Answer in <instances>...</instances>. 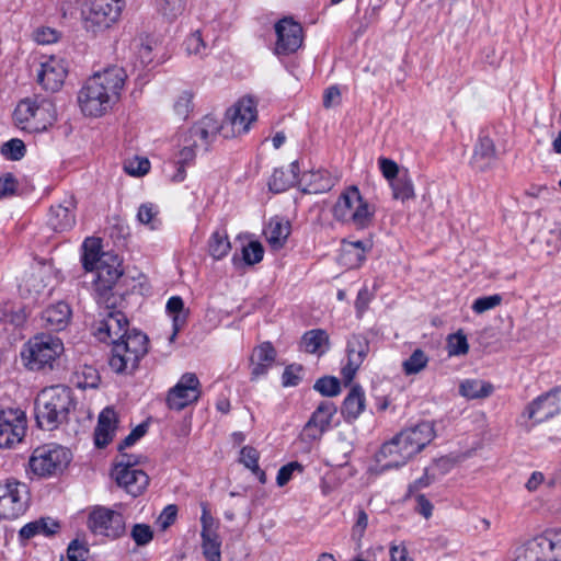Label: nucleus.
<instances>
[{"instance_id":"obj_1","label":"nucleus","mask_w":561,"mask_h":561,"mask_svg":"<svg viewBox=\"0 0 561 561\" xmlns=\"http://www.w3.org/2000/svg\"><path fill=\"white\" fill-rule=\"evenodd\" d=\"M127 78L123 67L111 66L90 77L78 93V103L87 116L98 117L118 101Z\"/></svg>"},{"instance_id":"obj_2","label":"nucleus","mask_w":561,"mask_h":561,"mask_svg":"<svg viewBox=\"0 0 561 561\" xmlns=\"http://www.w3.org/2000/svg\"><path fill=\"white\" fill-rule=\"evenodd\" d=\"M76 403L72 391L66 386H51L43 389L35 399V419L37 425L53 431L66 423Z\"/></svg>"},{"instance_id":"obj_3","label":"nucleus","mask_w":561,"mask_h":561,"mask_svg":"<svg viewBox=\"0 0 561 561\" xmlns=\"http://www.w3.org/2000/svg\"><path fill=\"white\" fill-rule=\"evenodd\" d=\"M148 352V337L138 330H128L124 337L113 340L111 368L117 374H131Z\"/></svg>"},{"instance_id":"obj_4","label":"nucleus","mask_w":561,"mask_h":561,"mask_svg":"<svg viewBox=\"0 0 561 561\" xmlns=\"http://www.w3.org/2000/svg\"><path fill=\"white\" fill-rule=\"evenodd\" d=\"M62 351L64 344L59 337L41 333L24 345L21 356L31 370L51 369Z\"/></svg>"},{"instance_id":"obj_5","label":"nucleus","mask_w":561,"mask_h":561,"mask_svg":"<svg viewBox=\"0 0 561 561\" xmlns=\"http://www.w3.org/2000/svg\"><path fill=\"white\" fill-rule=\"evenodd\" d=\"M512 561H561V531L528 540L515 549Z\"/></svg>"},{"instance_id":"obj_6","label":"nucleus","mask_w":561,"mask_h":561,"mask_svg":"<svg viewBox=\"0 0 561 561\" xmlns=\"http://www.w3.org/2000/svg\"><path fill=\"white\" fill-rule=\"evenodd\" d=\"M333 216L342 222H351L357 228H365L373 218L368 204L363 199L356 186L343 192L333 207Z\"/></svg>"},{"instance_id":"obj_7","label":"nucleus","mask_w":561,"mask_h":561,"mask_svg":"<svg viewBox=\"0 0 561 561\" xmlns=\"http://www.w3.org/2000/svg\"><path fill=\"white\" fill-rule=\"evenodd\" d=\"M71 460L69 449L59 445H44L34 449L28 465L38 477H50L61 473Z\"/></svg>"},{"instance_id":"obj_8","label":"nucleus","mask_w":561,"mask_h":561,"mask_svg":"<svg viewBox=\"0 0 561 561\" xmlns=\"http://www.w3.org/2000/svg\"><path fill=\"white\" fill-rule=\"evenodd\" d=\"M87 527L95 536L115 540L126 534V519L118 510L96 505L89 512Z\"/></svg>"},{"instance_id":"obj_9","label":"nucleus","mask_w":561,"mask_h":561,"mask_svg":"<svg viewBox=\"0 0 561 561\" xmlns=\"http://www.w3.org/2000/svg\"><path fill=\"white\" fill-rule=\"evenodd\" d=\"M256 119V108L252 99H242L227 110L225 119L219 124L225 138L238 137L247 133Z\"/></svg>"},{"instance_id":"obj_10","label":"nucleus","mask_w":561,"mask_h":561,"mask_svg":"<svg viewBox=\"0 0 561 561\" xmlns=\"http://www.w3.org/2000/svg\"><path fill=\"white\" fill-rule=\"evenodd\" d=\"M201 382L194 373H185L167 396L169 409L181 411L201 398Z\"/></svg>"},{"instance_id":"obj_11","label":"nucleus","mask_w":561,"mask_h":561,"mask_svg":"<svg viewBox=\"0 0 561 561\" xmlns=\"http://www.w3.org/2000/svg\"><path fill=\"white\" fill-rule=\"evenodd\" d=\"M27 505L26 485L18 481L0 483V518L13 519L20 516Z\"/></svg>"},{"instance_id":"obj_12","label":"nucleus","mask_w":561,"mask_h":561,"mask_svg":"<svg viewBox=\"0 0 561 561\" xmlns=\"http://www.w3.org/2000/svg\"><path fill=\"white\" fill-rule=\"evenodd\" d=\"M277 35L275 53L288 55L295 53L302 45V27L290 18H284L275 24Z\"/></svg>"},{"instance_id":"obj_13","label":"nucleus","mask_w":561,"mask_h":561,"mask_svg":"<svg viewBox=\"0 0 561 561\" xmlns=\"http://www.w3.org/2000/svg\"><path fill=\"white\" fill-rule=\"evenodd\" d=\"M219 131L218 121L214 117L205 116L187 130L183 140L194 147L196 151L207 152Z\"/></svg>"},{"instance_id":"obj_14","label":"nucleus","mask_w":561,"mask_h":561,"mask_svg":"<svg viewBox=\"0 0 561 561\" xmlns=\"http://www.w3.org/2000/svg\"><path fill=\"white\" fill-rule=\"evenodd\" d=\"M124 0H89L85 20L100 27H108L121 16Z\"/></svg>"},{"instance_id":"obj_15","label":"nucleus","mask_w":561,"mask_h":561,"mask_svg":"<svg viewBox=\"0 0 561 561\" xmlns=\"http://www.w3.org/2000/svg\"><path fill=\"white\" fill-rule=\"evenodd\" d=\"M435 436L434 426L431 422H420L414 426L405 428L398 434V440L404 443V453L415 456L426 445H428Z\"/></svg>"},{"instance_id":"obj_16","label":"nucleus","mask_w":561,"mask_h":561,"mask_svg":"<svg viewBox=\"0 0 561 561\" xmlns=\"http://www.w3.org/2000/svg\"><path fill=\"white\" fill-rule=\"evenodd\" d=\"M67 76V67L61 58L50 56L41 62L37 70V82L48 92L58 91Z\"/></svg>"},{"instance_id":"obj_17","label":"nucleus","mask_w":561,"mask_h":561,"mask_svg":"<svg viewBox=\"0 0 561 561\" xmlns=\"http://www.w3.org/2000/svg\"><path fill=\"white\" fill-rule=\"evenodd\" d=\"M336 413V407L331 401H322L311 414L302 430V436L308 440H317L331 425Z\"/></svg>"},{"instance_id":"obj_18","label":"nucleus","mask_w":561,"mask_h":561,"mask_svg":"<svg viewBox=\"0 0 561 561\" xmlns=\"http://www.w3.org/2000/svg\"><path fill=\"white\" fill-rule=\"evenodd\" d=\"M100 320L95 331L96 337L101 342H111L124 337L128 329V319L124 311H114V313H99Z\"/></svg>"},{"instance_id":"obj_19","label":"nucleus","mask_w":561,"mask_h":561,"mask_svg":"<svg viewBox=\"0 0 561 561\" xmlns=\"http://www.w3.org/2000/svg\"><path fill=\"white\" fill-rule=\"evenodd\" d=\"M25 430L24 419L16 416L12 410L0 408V448H10L20 443Z\"/></svg>"},{"instance_id":"obj_20","label":"nucleus","mask_w":561,"mask_h":561,"mask_svg":"<svg viewBox=\"0 0 561 561\" xmlns=\"http://www.w3.org/2000/svg\"><path fill=\"white\" fill-rule=\"evenodd\" d=\"M112 477L117 485L134 497L144 493L149 484L148 474L141 469H113Z\"/></svg>"},{"instance_id":"obj_21","label":"nucleus","mask_w":561,"mask_h":561,"mask_svg":"<svg viewBox=\"0 0 561 561\" xmlns=\"http://www.w3.org/2000/svg\"><path fill=\"white\" fill-rule=\"evenodd\" d=\"M75 209V198L72 196L65 198L62 203L50 207L48 225L57 232L71 229L76 224Z\"/></svg>"},{"instance_id":"obj_22","label":"nucleus","mask_w":561,"mask_h":561,"mask_svg":"<svg viewBox=\"0 0 561 561\" xmlns=\"http://www.w3.org/2000/svg\"><path fill=\"white\" fill-rule=\"evenodd\" d=\"M71 319V309L65 301L48 306L41 314L42 327L50 331H61Z\"/></svg>"},{"instance_id":"obj_23","label":"nucleus","mask_w":561,"mask_h":561,"mask_svg":"<svg viewBox=\"0 0 561 561\" xmlns=\"http://www.w3.org/2000/svg\"><path fill=\"white\" fill-rule=\"evenodd\" d=\"M497 159L494 141L489 136H480L471 158L473 169L483 172L492 168Z\"/></svg>"},{"instance_id":"obj_24","label":"nucleus","mask_w":561,"mask_h":561,"mask_svg":"<svg viewBox=\"0 0 561 561\" xmlns=\"http://www.w3.org/2000/svg\"><path fill=\"white\" fill-rule=\"evenodd\" d=\"M276 359V350L270 342H264L253 350L250 357L251 380H255L267 374Z\"/></svg>"},{"instance_id":"obj_25","label":"nucleus","mask_w":561,"mask_h":561,"mask_svg":"<svg viewBox=\"0 0 561 561\" xmlns=\"http://www.w3.org/2000/svg\"><path fill=\"white\" fill-rule=\"evenodd\" d=\"M298 185L304 193L320 194L330 191L335 179L325 170L309 171L299 178Z\"/></svg>"},{"instance_id":"obj_26","label":"nucleus","mask_w":561,"mask_h":561,"mask_svg":"<svg viewBox=\"0 0 561 561\" xmlns=\"http://www.w3.org/2000/svg\"><path fill=\"white\" fill-rule=\"evenodd\" d=\"M558 413V408H556L553 398L550 392L542 394L531 401L523 412V417H527L534 423L545 422Z\"/></svg>"},{"instance_id":"obj_27","label":"nucleus","mask_w":561,"mask_h":561,"mask_svg":"<svg viewBox=\"0 0 561 561\" xmlns=\"http://www.w3.org/2000/svg\"><path fill=\"white\" fill-rule=\"evenodd\" d=\"M404 443L398 440V434L388 443L383 444L379 451V461L385 460V469L399 468L405 465L413 455H407L403 450Z\"/></svg>"},{"instance_id":"obj_28","label":"nucleus","mask_w":561,"mask_h":561,"mask_svg":"<svg viewBox=\"0 0 561 561\" xmlns=\"http://www.w3.org/2000/svg\"><path fill=\"white\" fill-rule=\"evenodd\" d=\"M117 416L112 408H105L99 415L98 425L94 431V444L104 448L110 444L116 430Z\"/></svg>"},{"instance_id":"obj_29","label":"nucleus","mask_w":561,"mask_h":561,"mask_svg":"<svg viewBox=\"0 0 561 561\" xmlns=\"http://www.w3.org/2000/svg\"><path fill=\"white\" fill-rule=\"evenodd\" d=\"M60 530V523L51 517H41L25 524L19 531L21 540H30L37 535L50 537Z\"/></svg>"},{"instance_id":"obj_30","label":"nucleus","mask_w":561,"mask_h":561,"mask_svg":"<svg viewBox=\"0 0 561 561\" xmlns=\"http://www.w3.org/2000/svg\"><path fill=\"white\" fill-rule=\"evenodd\" d=\"M46 278L47 273L43 268L25 275L20 284L21 295L25 298L37 300L46 291Z\"/></svg>"},{"instance_id":"obj_31","label":"nucleus","mask_w":561,"mask_h":561,"mask_svg":"<svg viewBox=\"0 0 561 561\" xmlns=\"http://www.w3.org/2000/svg\"><path fill=\"white\" fill-rule=\"evenodd\" d=\"M365 409V393L359 385H354L342 404L341 413L346 422H354Z\"/></svg>"},{"instance_id":"obj_32","label":"nucleus","mask_w":561,"mask_h":561,"mask_svg":"<svg viewBox=\"0 0 561 561\" xmlns=\"http://www.w3.org/2000/svg\"><path fill=\"white\" fill-rule=\"evenodd\" d=\"M299 164L298 161H294L290 163L288 169H276L270 181L268 187L271 191L275 193H280L295 184H298L299 178Z\"/></svg>"},{"instance_id":"obj_33","label":"nucleus","mask_w":561,"mask_h":561,"mask_svg":"<svg viewBox=\"0 0 561 561\" xmlns=\"http://www.w3.org/2000/svg\"><path fill=\"white\" fill-rule=\"evenodd\" d=\"M46 113L47 111L43 106H37L30 101H22L18 105L14 115L19 122L27 124L24 128L45 130L47 128V124L38 126L35 124V121L43 117Z\"/></svg>"},{"instance_id":"obj_34","label":"nucleus","mask_w":561,"mask_h":561,"mask_svg":"<svg viewBox=\"0 0 561 561\" xmlns=\"http://www.w3.org/2000/svg\"><path fill=\"white\" fill-rule=\"evenodd\" d=\"M306 353L323 355L330 347L329 334L322 329H313L307 331L300 342Z\"/></svg>"},{"instance_id":"obj_35","label":"nucleus","mask_w":561,"mask_h":561,"mask_svg":"<svg viewBox=\"0 0 561 561\" xmlns=\"http://www.w3.org/2000/svg\"><path fill=\"white\" fill-rule=\"evenodd\" d=\"M104 253H101V241L98 238H87L82 244L81 261L87 272H92L104 262Z\"/></svg>"},{"instance_id":"obj_36","label":"nucleus","mask_w":561,"mask_h":561,"mask_svg":"<svg viewBox=\"0 0 561 561\" xmlns=\"http://www.w3.org/2000/svg\"><path fill=\"white\" fill-rule=\"evenodd\" d=\"M95 290L114 288L116 282L123 275V271L117 266L102 262L96 268Z\"/></svg>"},{"instance_id":"obj_37","label":"nucleus","mask_w":561,"mask_h":561,"mask_svg":"<svg viewBox=\"0 0 561 561\" xmlns=\"http://www.w3.org/2000/svg\"><path fill=\"white\" fill-rule=\"evenodd\" d=\"M96 301L102 309L100 313L123 311L126 306L124 296L114 288L96 290Z\"/></svg>"},{"instance_id":"obj_38","label":"nucleus","mask_w":561,"mask_h":561,"mask_svg":"<svg viewBox=\"0 0 561 561\" xmlns=\"http://www.w3.org/2000/svg\"><path fill=\"white\" fill-rule=\"evenodd\" d=\"M289 233V222H283L277 219H272L264 230L266 241L274 250H279L284 247Z\"/></svg>"},{"instance_id":"obj_39","label":"nucleus","mask_w":561,"mask_h":561,"mask_svg":"<svg viewBox=\"0 0 561 561\" xmlns=\"http://www.w3.org/2000/svg\"><path fill=\"white\" fill-rule=\"evenodd\" d=\"M347 359L353 366H360L369 353V341L363 334H353L346 346Z\"/></svg>"},{"instance_id":"obj_40","label":"nucleus","mask_w":561,"mask_h":561,"mask_svg":"<svg viewBox=\"0 0 561 561\" xmlns=\"http://www.w3.org/2000/svg\"><path fill=\"white\" fill-rule=\"evenodd\" d=\"M492 391L491 383L478 379H466L459 386V393L469 400L486 398Z\"/></svg>"},{"instance_id":"obj_41","label":"nucleus","mask_w":561,"mask_h":561,"mask_svg":"<svg viewBox=\"0 0 561 561\" xmlns=\"http://www.w3.org/2000/svg\"><path fill=\"white\" fill-rule=\"evenodd\" d=\"M390 186L392 188V196L394 199L405 202L414 197L413 183L407 171L401 173L399 178L394 179L390 183Z\"/></svg>"},{"instance_id":"obj_42","label":"nucleus","mask_w":561,"mask_h":561,"mask_svg":"<svg viewBox=\"0 0 561 561\" xmlns=\"http://www.w3.org/2000/svg\"><path fill=\"white\" fill-rule=\"evenodd\" d=\"M208 249L209 254L214 259L220 260L225 257L231 249L228 236L225 232L215 231L209 238Z\"/></svg>"},{"instance_id":"obj_43","label":"nucleus","mask_w":561,"mask_h":561,"mask_svg":"<svg viewBox=\"0 0 561 561\" xmlns=\"http://www.w3.org/2000/svg\"><path fill=\"white\" fill-rule=\"evenodd\" d=\"M167 311L170 314H173V334L171 336V340L174 339V336L180 331L181 327L186 321V314L183 313L184 311V302L183 299L180 296H173L171 297L167 302Z\"/></svg>"},{"instance_id":"obj_44","label":"nucleus","mask_w":561,"mask_h":561,"mask_svg":"<svg viewBox=\"0 0 561 561\" xmlns=\"http://www.w3.org/2000/svg\"><path fill=\"white\" fill-rule=\"evenodd\" d=\"M202 538V551L206 561H221V539L218 534L204 535Z\"/></svg>"},{"instance_id":"obj_45","label":"nucleus","mask_w":561,"mask_h":561,"mask_svg":"<svg viewBox=\"0 0 561 561\" xmlns=\"http://www.w3.org/2000/svg\"><path fill=\"white\" fill-rule=\"evenodd\" d=\"M428 356L421 348H416L409 358L402 363V370L407 376L416 375L428 364Z\"/></svg>"},{"instance_id":"obj_46","label":"nucleus","mask_w":561,"mask_h":561,"mask_svg":"<svg viewBox=\"0 0 561 561\" xmlns=\"http://www.w3.org/2000/svg\"><path fill=\"white\" fill-rule=\"evenodd\" d=\"M158 207L151 203H146L139 206L137 218L139 222L148 225L150 229H157L160 226L158 218Z\"/></svg>"},{"instance_id":"obj_47","label":"nucleus","mask_w":561,"mask_h":561,"mask_svg":"<svg viewBox=\"0 0 561 561\" xmlns=\"http://www.w3.org/2000/svg\"><path fill=\"white\" fill-rule=\"evenodd\" d=\"M313 389L320 392L322 396L335 397L341 392V383L337 378L325 376L319 378L314 382Z\"/></svg>"},{"instance_id":"obj_48","label":"nucleus","mask_w":561,"mask_h":561,"mask_svg":"<svg viewBox=\"0 0 561 561\" xmlns=\"http://www.w3.org/2000/svg\"><path fill=\"white\" fill-rule=\"evenodd\" d=\"M196 152L197 151L194 147L183 140V145L176 160V164L179 165L178 173L175 174L176 180L182 181L184 179V167L194 161Z\"/></svg>"},{"instance_id":"obj_49","label":"nucleus","mask_w":561,"mask_h":561,"mask_svg":"<svg viewBox=\"0 0 561 561\" xmlns=\"http://www.w3.org/2000/svg\"><path fill=\"white\" fill-rule=\"evenodd\" d=\"M202 507V531L201 536L218 534V522L211 516L208 504L206 502L201 503Z\"/></svg>"},{"instance_id":"obj_50","label":"nucleus","mask_w":561,"mask_h":561,"mask_svg":"<svg viewBox=\"0 0 561 561\" xmlns=\"http://www.w3.org/2000/svg\"><path fill=\"white\" fill-rule=\"evenodd\" d=\"M502 300H503V298L499 294H494L491 296H483V297L477 298L473 301L471 308L476 313L480 314V313H483L485 311L496 308L497 306H500L502 304Z\"/></svg>"},{"instance_id":"obj_51","label":"nucleus","mask_w":561,"mask_h":561,"mask_svg":"<svg viewBox=\"0 0 561 561\" xmlns=\"http://www.w3.org/2000/svg\"><path fill=\"white\" fill-rule=\"evenodd\" d=\"M469 351L467 337L461 332L448 337V354L451 356L465 355Z\"/></svg>"},{"instance_id":"obj_52","label":"nucleus","mask_w":561,"mask_h":561,"mask_svg":"<svg viewBox=\"0 0 561 561\" xmlns=\"http://www.w3.org/2000/svg\"><path fill=\"white\" fill-rule=\"evenodd\" d=\"M1 152L10 160H20L25 153L24 142L21 139L13 138L2 146Z\"/></svg>"},{"instance_id":"obj_53","label":"nucleus","mask_w":561,"mask_h":561,"mask_svg":"<svg viewBox=\"0 0 561 561\" xmlns=\"http://www.w3.org/2000/svg\"><path fill=\"white\" fill-rule=\"evenodd\" d=\"M130 536L137 546H146L153 538V531L147 524H135L131 528Z\"/></svg>"},{"instance_id":"obj_54","label":"nucleus","mask_w":561,"mask_h":561,"mask_svg":"<svg viewBox=\"0 0 561 561\" xmlns=\"http://www.w3.org/2000/svg\"><path fill=\"white\" fill-rule=\"evenodd\" d=\"M264 249L257 241H251L242 249L243 260L247 264L253 265L262 261Z\"/></svg>"},{"instance_id":"obj_55","label":"nucleus","mask_w":561,"mask_h":561,"mask_svg":"<svg viewBox=\"0 0 561 561\" xmlns=\"http://www.w3.org/2000/svg\"><path fill=\"white\" fill-rule=\"evenodd\" d=\"M157 5L164 16L174 19L183 11L184 0H158Z\"/></svg>"},{"instance_id":"obj_56","label":"nucleus","mask_w":561,"mask_h":561,"mask_svg":"<svg viewBox=\"0 0 561 561\" xmlns=\"http://www.w3.org/2000/svg\"><path fill=\"white\" fill-rule=\"evenodd\" d=\"M149 168L150 163L146 158H136L124 164L126 173L134 176L145 175L149 171Z\"/></svg>"},{"instance_id":"obj_57","label":"nucleus","mask_w":561,"mask_h":561,"mask_svg":"<svg viewBox=\"0 0 561 561\" xmlns=\"http://www.w3.org/2000/svg\"><path fill=\"white\" fill-rule=\"evenodd\" d=\"M89 549L78 539L72 540L67 548V558L69 561H85Z\"/></svg>"},{"instance_id":"obj_58","label":"nucleus","mask_w":561,"mask_h":561,"mask_svg":"<svg viewBox=\"0 0 561 561\" xmlns=\"http://www.w3.org/2000/svg\"><path fill=\"white\" fill-rule=\"evenodd\" d=\"M185 48L190 55H203L205 53L206 45L199 32H194L186 38Z\"/></svg>"},{"instance_id":"obj_59","label":"nucleus","mask_w":561,"mask_h":561,"mask_svg":"<svg viewBox=\"0 0 561 561\" xmlns=\"http://www.w3.org/2000/svg\"><path fill=\"white\" fill-rule=\"evenodd\" d=\"M192 99L193 94L188 91H184L178 96L174 103V111L182 118L187 117L192 108Z\"/></svg>"},{"instance_id":"obj_60","label":"nucleus","mask_w":561,"mask_h":561,"mask_svg":"<svg viewBox=\"0 0 561 561\" xmlns=\"http://www.w3.org/2000/svg\"><path fill=\"white\" fill-rule=\"evenodd\" d=\"M260 454L252 446H244L240 451V461L250 470L257 469Z\"/></svg>"},{"instance_id":"obj_61","label":"nucleus","mask_w":561,"mask_h":561,"mask_svg":"<svg viewBox=\"0 0 561 561\" xmlns=\"http://www.w3.org/2000/svg\"><path fill=\"white\" fill-rule=\"evenodd\" d=\"M304 467L297 461L289 462L283 466L277 473L276 482L279 486H284L290 479L294 471H302Z\"/></svg>"},{"instance_id":"obj_62","label":"nucleus","mask_w":561,"mask_h":561,"mask_svg":"<svg viewBox=\"0 0 561 561\" xmlns=\"http://www.w3.org/2000/svg\"><path fill=\"white\" fill-rule=\"evenodd\" d=\"M148 431V424L141 423L137 425L118 445V450L122 451L127 447L134 445L138 439H140Z\"/></svg>"},{"instance_id":"obj_63","label":"nucleus","mask_w":561,"mask_h":561,"mask_svg":"<svg viewBox=\"0 0 561 561\" xmlns=\"http://www.w3.org/2000/svg\"><path fill=\"white\" fill-rule=\"evenodd\" d=\"M302 367L300 365H289L285 368L283 373V386L285 387H295L300 381V373Z\"/></svg>"},{"instance_id":"obj_64","label":"nucleus","mask_w":561,"mask_h":561,"mask_svg":"<svg viewBox=\"0 0 561 561\" xmlns=\"http://www.w3.org/2000/svg\"><path fill=\"white\" fill-rule=\"evenodd\" d=\"M379 165L382 175L391 183L394 179L399 178L401 173H399L398 164L390 159L380 158Z\"/></svg>"}]
</instances>
